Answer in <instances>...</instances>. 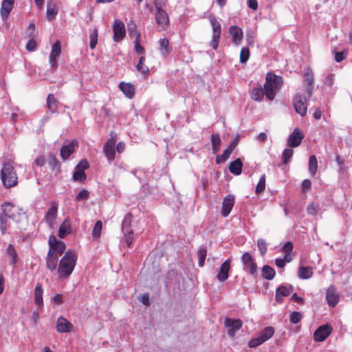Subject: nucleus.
Returning <instances> with one entry per match:
<instances>
[{"instance_id": "62", "label": "nucleus", "mask_w": 352, "mask_h": 352, "mask_svg": "<svg viewBox=\"0 0 352 352\" xmlns=\"http://www.w3.org/2000/svg\"><path fill=\"white\" fill-rule=\"evenodd\" d=\"M117 140V135L115 132L111 131L110 133V138L108 139V140L104 143L109 145H116Z\"/></svg>"}, {"instance_id": "59", "label": "nucleus", "mask_w": 352, "mask_h": 352, "mask_svg": "<svg viewBox=\"0 0 352 352\" xmlns=\"http://www.w3.org/2000/svg\"><path fill=\"white\" fill-rule=\"evenodd\" d=\"M36 42L34 38L30 39L25 46V48L29 52H33L36 47Z\"/></svg>"}, {"instance_id": "8", "label": "nucleus", "mask_w": 352, "mask_h": 352, "mask_svg": "<svg viewBox=\"0 0 352 352\" xmlns=\"http://www.w3.org/2000/svg\"><path fill=\"white\" fill-rule=\"evenodd\" d=\"M89 167V162L86 160H81L75 167L72 179L75 182H83L86 179L87 175L85 170Z\"/></svg>"}, {"instance_id": "60", "label": "nucleus", "mask_w": 352, "mask_h": 352, "mask_svg": "<svg viewBox=\"0 0 352 352\" xmlns=\"http://www.w3.org/2000/svg\"><path fill=\"white\" fill-rule=\"evenodd\" d=\"M263 343V342L261 340V338L258 336L257 338H253L252 339L249 343H248V346L250 348H254V347H256L261 344H262Z\"/></svg>"}, {"instance_id": "27", "label": "nucleus", "mask_w": 352, "mask_h": 352, "mask_svg": "<svg viewBox=\"0 0 352 352\" xmlns=\"http://www.w3.org/2000/svg\"><path fill=\"white\" fill-rule=\"evenodd\" d=\"M102 151L108 160V162L111 163L116 157L115 146L104 144Z\"/></svg>"}, {"instance_id": "48", "label": "nucleus", "mask_w": 352, "mask_h": 352, "mask_svg": "<svg viewBox=\"0 0 352 352\" xmlns=\"http://www.w3.org/2000/svg\"><path fill=\"white\" fill-rule=\"evenodd\" d=\"M102 228V223L101 221L98 220L95 223V226L92 230V235L94 238H99L101 235V231Z\"/></svg>"}, {"instance_id": "50", "label": "nucleus", "mask_w": 352, "mask_h": 352, "mask_svg": "<svg viewBox=\"0 0 352 352\" xmlns=\"http://www.w3.org/2000/svg\"><path fill=\"white\" fill-rule=\"evenodd\" d=\"M47 17L48 19V20L51 21L52 20L55 16L58 13V10L57 8L55 7V6L54 5L53 7L51 6L50 3H47Z\"/></svg>"}, {"instance_id": "52", "label": "nucleus", "mask_w": 352, "mask_h": 352, "mask_svg": "<svg viewBox=\"0 0 352 352\" xmlns=\"http://www.w3.org/2000/svg\"><path fill=\"white\" fill-rule=\"evenodd\" d=\"M250 50L248 47H242L240 52V63H245L250 57Z\"/></svg>"}, {"instance_id": "12", "label": "nucleus", "mask_w": 352, "mask_h": 352, "mask_svg": "<svg viewBox=\"0 0 352 352\" xmlns=\"http://www.w3.org/2000/svg\"><path fill=\"white\" fill-rule=\"evenodd\" d=\"M78 146V142L76 140H72L68 144L62 146L60 151V155L63 160H67L69 156L75 152L76 148Z\"/></svg>"}, {"instance_id": "44", "label": "nucleus", "mask_w": 352, "mask_h": 352, "mask_svg": "<svg viewBox=\"0 0 352 352\" xmlns=\"http://www.w3.org/2000/svg\"><path fill=\"white\" fill-rule=\"evenodd\" d=\"M145 57L141 56L136 65V69L142 74H147L148 73V67L144 65Z\"/></svg>"}, {"instance_id": "39", "label": "nucleus", "mask_w": 352, "mask_h": 352, "mask_svg": "<svg viewBox=\"0 0 352 352\" xmlns=\"http://www.w3.org/2000/svg\"><path fill=\"white\" fill-rule=\"evenodd\" d=\"M309 172L311 175H315L318 171V160L315 155H312L309 158Z\"/></svg>"}, {"instance_id": "16", "label": "nucleus", "mask_w": 352, "mask_h": 352, "mask_svg": "<svg viewBox=\"0 0 352 352\" xmlns=\"http://www.w3.org/2000/svg\"><path fill=\"white\" fill-rule=\"evenodd\" d=\"M229 34L232 36V41L236 45L241 43L243 32L242 29L237 25H232L228 30Z\"/></svg>"}, {"instance_id": "37", "label": "nucleus", "mask_w": 352, "mask_h": 352, "mask_svg": "<svg viewBox=\"0 0 352 352\" xmlns=\"http://www.w3.org/2000/svg\"><path fill=\"white\" fill-rule=\"evenodd\" d=\"M313 276V270L311 267H300L298 277L301 279H308Z\"/></svg>"}, {"instance_id": "1", "label": "nucleus", "mask_w": 352, "mask_h": 352, "mask_svg": "<svg viewBox=\"0 0 352 352\" xmlns=\"http://www.w3.org/2000/svg\"><path fill=\"white\" fill-rule=\"evenodd\" d=\"M77 261V254L72 250L67 251L59 261L57 273L61 279H67L74 271Z\"/></svg>"}, {"instance_id": "38", "label": "nucleus", "mask_w": 352, "mask_h": 352, "mask_svg": "<svg viewBox=\"0 0 352 352\" xmlns=\"http://www.w3.org/2000/svg\"><path fill=\"white\" fill-rule=\"evenodd\" d=\"M65 249L66 245L65 243L61 241L60 243H58V244L56 245L55 246L49 248L48 251L52 252V254L56 255L57 257L59 258L65 252Z\"/></svg>"}, {"instance_id": "9", "label": "nucleus", "mask_w": 352, "mask_h": 352, "mask_svg": "<svg viewBox=\"0 0 352 352\" xmlns=\"http://www.w3.org/2000/svg\"><path fill=\"white\" fill-rule=\"evenodd\" d=\"M113 39L115 42H120L126 36L124 24L119 19H116L113 24Z\"/></svg>"}, {"instance_id": "54", "label": "nucleus", "mask_w": 352, "mask_h": 352, "mask_svg": "<svg viewBox=\"0 0 352 352\" xmlns=\"http://www.w3.org/2000/svg\"><path fill=\"white\" fill-rule=\"evenodd\" d=\"M302 318V314L298 311H293L290 314L289 320L292 324L298 323Z\"/></svg>"}, {"instance_id": "28", "label": "nucleus", "mask_w": 352, "mask_h": 352, "mask_svg": "<svg viewBox=\"0 0 352 352\" xmlns=\"http://www.w3.org/2000/svg\"><path fill=\"white\" fill-rule=\"evenodd\" d=\"M243 164L239 158L231 162L229 164L230 172L235 175H239L241 173Z\"/></svg>"}, {"instance_id": "20", "label": "nucleus", "mask_w": 352, "mask_h": 352, "mask_svg": "<svg viewBox=\"0 0 352 352\" xmlns=\"http://www.w3.org/2000/svg\"><path fill=\"white\" fill-rule=\"evenodd\" d=\"M73 324L65 318L60 316L56 321V331L59 333H68L73 329Z\"/></svg>"}, {"instance_id": "24", "label": "nucleus", "mask_w": 352, "mask_h": 352, "mask_svg": "<svg viewBox=\"0 0 352 352\" xmlns=\"http://www.w3.org/2000/svg\"><path fill=\"white\" fill-rule=\"evenodd\" d=\"M58 258L56 255L52 254V252L48 251L46 256V266L50 271L54 272L56 270Z\"/></svg>"}, {"instance_id": "34", "label": "nucleus", "mask_w": 352, "mask_h": 352, "mask_svg": "<svg viewBox=\"0 0 352 352\" xmlns=\"http://www.w3.org/2000/svg\"><path fill=\"white\" fill-rule=\"evenodd\" d=\"M58 101L54 94H50L47 98V107L52 113H55L58 109Z\"/></svg>"}, {"instance_id": "56", "label": "nucleus", "mask_w": 352, "mask_h": 352, "mask_svg": "<svg viewBox=\"0 0 352 352\" xmlns=\"http://www.w3.org/2000/svg\"><path fill=\"white\" fill-rule=\"evenodd\" d=\"M319 210V206L314 203H311L307 206V211L308 214L315 215L317 214Z\"/></svg>"}, {"instance_id": "45", "label": "nucleus", "mask_w": 352, "mask_h": 352, "mask_svg": "<svg viewBox=\"0 0 352 352\" xmlns=\"http://www.w3.org/2000/svg\"><path fill=\"white\" fill-rule=\"evenodd\" d=\"M98 28H95L89 35V46L91 50L94 49L98 43Z\"/></svg>"}, {"instance_id": "3", "label": "nucleus", "mask_w": 352, "mask_h": 352, "mask_svg": "<svg viewBox=\"0 0 352 352\" xmlns=\"http://www.w3.org/2000/svg\"><path fill=\"white\" fill-rule=\"evenodd\" d=\"M1 179L3 186L10 188L17 184V175L10 162H4L1 170Z\"/></svg>"}, {"instance_id": "5", "label": "nucleus", "mask_w": 352, "mask_h": 352, "mask_svg": "<svg viewBox=\"0 0 352 352\" xmlns=\"http://www.w3.org/2000/svg\"><path fill=\"white\" fill-rule=\"evenodd\" d=\"M241 261L243 266V270L256 278L258 275V266L251 254L248 252L243 253Z\"/></svg>"}, {"instance_id": "11", "label": "nucleus", "mask_w": 352, "mask_h": 352, "mask_svg": "<svg viewBox=\"0 0 352 352\" xmlns=\"http://www.w3.org/2000/svg\"><path fill=\"white\" fill-rule=\"evenodd\" d=\"M304 137L302 131L299 128H295L287 138V146L291 148L298 146Z\"/></svg>"}, {"instance_id": "64", "label": "nucleus", "mask_w": 352, "mask_h": 352, "mask_svg": "<svg viewBox=\"0 0 352 352\" xmlns=\"http://www.w3.org/2000/svg\"><path fill=\"white\" fill-rule=\"evenodd\" d=\"M135 50L139 54H144L145 53L144 48L140 44L138 39L135 41Z\"/></svg>"}, {"instance_id": "35", "label": "nucleus", "mask_w": 352, "mask_h": 352, "mask_svg": "<svg viewBox=\"0 0 352 352\" xmlns=\"http://www.w3.org/2000/svg\"><path fill=\"white\" fill-rule=\"evenodd\" d=\"M131 214H127L122 221V232L124 234H133V230L131 228Z\"/></svg>"}, {"instance_id": "14", "label": "nucleus", "mask_w": 352, "mask_h": 352, "mask_svg": "<svg viewBox=\"0 0 352 352\" xmlns=\"http://www.w3.org/2000/svg\"><path fill=\"white\" fill-rule=\"evenodd\" d=\"M234 204V196L232 194L227 195L222 202V208H221V215L223 217H227Z\"/></svg>"}, {"instance_id": "46", "label": "nucleus", "mask_w": 352, "mask_h": 352, "mask_svg": "<svg viewBox=\"0 0 352 352\" xmlns=\"http://www.w3.org/2000/svg\"><path fill=\"white\" fill-rule=\"evenodd\" d=\"M294 151L292 148H285L282 154V162L284 164H287L293 156Z\"/></svg>"}, {"instance_id": "22", "label": "nucleus", "mask_w": 352, "mask_h": 352, "mask_svg": "<svg viewBox=\"0 0 352 352\" xmlns=\"http://www.w3.org/2000/svg\"><path fill=\"white\" fill-rule=\"evenodd\" d=\"M294 290L292 285L289 287L285 285L279 286L276 290V300L280 303L283 300V297L288 296Z\"/></svg>"}, {"instance_id": "58", "label": "nucleus", "mask_w": 352, "mask_h": 352, "mask_svg": "<svg viewBox=\"0 0 352 352\" xmlns=\"http://www.w3.org/2000/svg\"><path fill=\"white\" fill-rule=\"evenodd\" d=\"M311 182L309 179H304L301 183V190L303 192H307L311 189Z\"/></svg>"}, {"instance_id": "57", "label": "nucleus", "mask_w": 352, "mask_h": 352, "mask_svg": "<svg viewBox=\"0 0 352 352\" xmlns=\"http://www.w3.org/2000/svg\"><path fill=\"white\" fill-rule=\"evenodd\" d=\"M346 56H347V52L346 50H344L340 52H335V60L337 63H340L346 58Z\"/></svg>"}, {"instance_id": "51", "label": "nucleus", "mask_w": 352, "mask_h": 352, "mask_svg": "<svg viewBox=\"0 0 352 352\" xmlns=\"http://www.w3.org/2000/svg\"><path fill=\"white\" fill-rule=\"evenodd\" d=\"M89 197V192L83 189L80 190L75 197V201H87Z\"/></svg>"}, {"instance_id": "61", "label": "nucleus", "mask_w": 352, "mask_h": 352, "mask_svg": "<svg viewBox=\"0 0 352 352\" xmlns=\"http://www.w3.org/2000/svg\"><path fill=\"white\" fill-rule=\"evenodd\" d=\"M335 75L333 74H329L324 80V84L329 87H331L334 82Z\"/></svg>"}, {"instance_id": "36", "label": "nucleus", "mask_w": 352, "mask_h": 352, "mask_svg": "<svg viewBox=\"0 0 352 352\" xmlns=\"http://www.w3.org/2000/svg\"><path fill=\"white\" fill-rule=\"evenodd\" d=\"M274 334V329L272 327H265L258 335L261 340L265 342L271 338Z\"/></svg>"}, {"instance_id": "42", "label": "nucleus", "mask_w": 352, "mask_h": 352, "mask_svg": "<svg viewBox=\"0 0 352 352\" xmlns=\"http://www.w3.org/2000/svg\"><path fill=\"white\" fill-rule=\"evenodd\" d=\"M61 53V44L59 41H56L52 46V50L50 57L58 58Z\"/></svg>"}, {"instance_id": "53", "label": "nucleus", "mask_w": 352, "mask_h": 352, "mask_svg": "<svg viewBox=\"0 0 352 352\" xmlns=\"http://www.w3.org/2000/svg\"><path fill=\"white\" fill-rule=\"evenodd\" d=\"M257 246L258 250L262 256L265 255L267 252V243L263 239H258L257 240Z\"/></svg>"}, {"instance_id": "4", "label": "nucleus", "mask_w": 352, "mask_h": 352, "mask_svg": "<svg viewBox=\"0 0 352 352\" xmlns=\"http://www.w3.org/2000/svg\"><path fill=\"white\" fill-rule=\"evenodd\" d=\"M1 210L4 212V214L10 218V219L16 222L20 221L22 217L25 214V212L22 208L16 206L10 203H5L2 204Z\"/></svg>"}, {"instance_id": "7", "label": "nucleus", "mask_w": 352, "mask_h": 352, "mask_svg": "<svg viewBox=\"0 0 352 352\" xmlns=\"http://www.w3.org/2000/svg\"><path fill=\"white\" fill-rule=\"evenodd\" d=\"M292 102L296 112L301 117L305 116L307 110V100L305 97L299 94H296L293 97Z\"/></svg>"}, {"instance_id": "31", "label": "nucleus", "mask_w": 352, "mask_h": 352, "mask_svg": "<svg viewBox=\"0 0 352 352\" xmlns=\"http://www.w3.org/2000/svg\"><path fill=\"white\" fill-rule=\"evenodd\" d=\"M34 302L38 307H41L43 305V287L42 285L39 283L36 285L34 289Z\"/></svg>"}, {"instance_id": "49", "label": "nucleus", "mask_w": 352, "mask_h": 352, "mask_svg": "<svg viewBox=\"0 0 352 352\" xmlns=\"http://www.w3.org/2000/svg\"><path fill=\"white\" fill-rule=\"evenodd\" d=\"M265 179H266L265 175L263 174L260 177L259 182L256 186L255 192L256 194H260L261 192L264 191V190L265 188Z\"/></svg>"}, {"instance_id": "2", "label": "nucleus", "mask_w": 352, "mask_h": 352, "mask_svg": "<svg viewBox=\"0 0 352 352\" xmlns=\"http://www.w3.org/2000/svg\"><path fill=\"white\" fill-rule=\"evenodd\" d=\"M283 80L281 76L267 73L263 88L265 91V96L269 100H273L276 93L281 89Z\"/></svg>"}, {"instance_id": "23", "label": "nucleus", "mask_w": 352, "mask_h": 352, "mask_svg": "<svg viewBox=\"0 0 352 352\" xmlns=\"http://www.w3.org/2000/svg\"><path fill=\"white\" fill-rule=\"evenodd\" d=\"M58 214V206L56 204H52L51 207L48 209L45 215V221L52 226L55 219L57 217Z\"/></svg>"}, {"instance_id": "33", "label": "nucleus", "mask_w": 352, "mask_h": 352, "mask_svg": "<svg viewBox=\"0 0 352 352\" xmlns=\"http://www.w3.org/2000/svg\"><path fill=\"white\" fill-rule=\"evenodd\" d=\"M264 96H265V91L264 88L257 87L252 89L251 94V98L252 100L260 102L263 100Z\"/></svg>"}, {"instance_id": "21", "label": "nucleus", "mask_w": 352, "mask_h": 352, "mask_svg": "<svg viewBox=\"0 0 352 352\" xmlns=\"http://www.w3.org/2000/svg\"><path fill=\"white\" fill-rule=\"evenodd\" d=\"M14 0H3L0 9V14L3 21L8 19V16L14 7Z\"/></svg>"}, {"instance_id": "10", "label": "nucleus", "mask_w": 352, "mask_h": 352, "mask_svg": "<svg viewBox=\"0 0 352 352\" xmlns=\"http://www.w3.org/2000/svg\"><path fill=\"white\" fill-rule=\"evenodd\" d=\"M242 321L240 319H232L226 318L224 325L228 329V335L230 337H234L236 331L242 327Z\"/></svg>"}, {"instance_id": "30", "label": "nucleus", "mask_w": 352, "mask_h": 352, "mask_svg": "<svg viewBox=\"0 0 352 352\" xmlns=\"http://www.w3.org/2000/svg\"><path fill=\"white\" fill-rule=\"evenodd\" d=\"M160 54L163 57H167L170 53L171 48L169 47V41L166 38H161L159 41Z\"/></svg>"}, {"instance_id": "32", "label": "nucleus", "mask_w": 352, "mask_h": 352, "mask_svg": "<svg viewBox=\"0 0 352 352\" xmlns=\"http://www.w3.org/2000/svg\"><path fill=\"white\" fill-rule=\"evenodd\" d=\"M6 253L10 257V265L14 267L18 261L17 252L12 244H9L6 248Z\"/></svg>"}, {"instance_id": "29", "label": "nucleus", "mask_w": 352, "mask_h": 352, "mask_svg": "<svg viewBox=\"0 0 352 352\" xmlns=\"http://www.w3.org/2000/svg\"><path fill=\"white\" fill-rule=\"evenodd\" d=\"M119 88L127 98H131L134 96V87L131 83L122 82L119 84Z\"/></svg>"}, {"instance_id": "26", "label": "nucleus", "mask_w": 352, "mask_h": 352, "mask_svg": "<svg viewBox=\"0 0 352 352\" xmlns=\"http://www.w3.org/2000/svg\"><path fill=\"white\" fill-rule=\"evenodd\" d=\"M71 232V223L68 218L65 219L64 221L60 224L58 232V236L59 238H64L66 235Z\"/></svg>"}, {"instance_id": "13", "label": "nucleus", "mask_w": 352, "mask_h": 352, "mask_svg": "<svg viewBox=\"0 0 352 352\" xmlns=\"http://www.w3.org/2000/svg\"><path fill=\"white\" fill-rule=\"evenodd\" d=\"M332 329L329 324L319 327L314 333V339L316 342L324 341L331 333Z\"/></svg>"}, {"instance_id": "63", "label": "nucleus", "mask_w": 352, "mask_h": 352, "mask_svg": "<svg viewBox=\"0 0 352 352\" xmlns=\"http://www.w3.org/2000/svg\"><path fill=\"white\" fill-rule=\"evenodd\" d=\"M293 243L290 241H287L283 246L282 251L285 253H291L293 250Z\"/></svg>"}, {"instance_id": "40", "label": "nucleus", "mask_w": 352, "mask_h": 352, "mask_svg": "<svg viewBox=\"0 0 352 352\" xmlns=\"http://www.w3.org/2000/svg\"><path fill=\"white\" fill-rule=\"evenodd\" d=\"M276 274L275 270L269 265H264L262 267L263 278L267 280H272Z\"/></svg>"}, {"instance_id": "55", "label": "nucleus", "mask_w": 352, "mask_h": 352, "mask_svg": "<svg viewBox=\"0 0 352 352\" xmlns=\"http://www.w3.org/2000/svg\"><path fill=\"white\" fill-rule=\"evenodd\" d=\"M48 163L52 169H55L56 168H58V170L60 169V164L55 155H50Z\"/></svg>"}, {"instance_id": "19", "label": "nucleus", "mask_w": 352, "mask_h": 352, "mask_svg": "<svg viewBox=\"0 0 352 352\" xmlns=\"http://www.w3.org/2000/svg\"><path fill=\"white\" fill-rule=\"evenodd\" d=\"M155 21L156 23L164 29L169 23V18L166 12L163 8H155Z\"/></svg>"}, {"instance_id": "15", "label": "nucleus", "mask_w": 352, "mask_h": 352, "mask_svg": "<svg viewBox=\"0 0 352 352\" xmlns=\"http://www.w3.org/2000/svg\"><path fill=\"white\" fill-rule=\"evenodd\" d=\"M339 294L333 285L328 287L326 292V300L329 306L334 307L339 302Z\"/></svg>"}, {"instance_id": "25", "label": "nucleus", "mask_w": 352, "mask_h": 352, "mask_svg": "<svg viewBox=\"0 0 352 352\" xmlns=\"http://www.w3.org/2000/svg\"><path fill=\"white\" fill-rule=\"evenodd\" d=\"M11 226L10 219L1 210L0 212V230L3 235L8 233V230Z\"/></svg>"}, {"instance_id": "41", "label": "nucleus", "mask_w": 352, "mask_h": 352, "mask_svg": "<svg viewBox=\"0 0 352 352\" xmlns=\"http://www.w3.org/2000/svg\"><path fill=\"white\" fill-rule=\"evenodd\" d=\"M210 140L212 143V151L214 153H217L220 148L221 146V139L219 135L217 133H214L211 135Z\"/></svg>"}, {"instance_id": "47", "label": "nucleus", "mask_w": 352, "mask_h": 352, "mask_svg": "<svg viewBox=\"0 0 352 352\" xmlns=\"http://www.w3.org/2000/svg\"><path fill=\"white\" fill-rule=\"evenodd\" d=\"M304 78L306 85H313L314 81V73L311 69H307L305 74Z\"/></svg>"}, {"instance_id": "18", "label": "nucleus", "mask_w": 352, "mask_h": 352, "mask_svg": "<svg viewBox=\"0 0 352 352\" xmlns=\"http://www.w3.org/2000/svg\"><path fill=\"white\" fill-rule=\"evenodd\" d=\"M236 145H237L236 140L232 141L229 144L228 147L223 151V154L220 155H217L216 157V163L221 164V163L225 162L230 157V155L232 154L233 151L235 149Z\"/></svg>"}, {"instance_id": "17", "label": "nucleus", "mask_w": 352, "mask_h": 352, "mask_svg": "<svg viewBox=\"0 0 352 352\" xmlns=\"http://www.w3.org/2000/svg\"><path fill=\"white\" fill-rule=\"evenodd\" d=\"M231 259H226L221 265L219 271L217 275L218 280L223 282L226 280L229 277V271L230 270Z\"/></svg>"}, {"instance_id": "43", "label": "nucleus", "mask_w": 352, "mask_h": 352, "mask_svg": "<svg viewBox=\"0 0 352 352\" xmlns=\"http://www.w3.org/2000/svg\"><path fill=\"white\" fill-rule=\"evenodd\" d=\"M207 256V249L205 247H201L199 249L197 252L198 256V265L199 267H203L205 263V260Z\"/></svg>"}, {"instance_id": "6", "label": "nucleus", "mask_w": 352, "mask_h": 352, "mask_svg": "<svg viewBox=\"0 0 352 352\" xmlns=\"http://www.w3.org/2000/svg\"><path fill=\"white\" fill-rule=\"evenodd\" d=\"M208 19L212 28V38L210 43V46L214 50L218 48L219 39L221 33V27L220 23L217 20L214 14H210Z\"/></svg>"}]
</instances>
